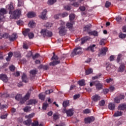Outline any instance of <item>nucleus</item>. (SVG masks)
Returning a JSON list of instances; mask_svg holds the SVG:
<instances>
[{"instance_id": "4468645a", "label": "nucleus", "mask_w": 126, "mask_h": 126, "mask_svg": "<svg viewBox=\"0 0 126 126\" xmlns=\"http://www.w3.org/2000/svg\"><path fill=\"white\" fill-rule=\"evenodd\" d=\"M0 79L2 80L3 82H7L8 81V79L7 78V76L5 74H1L0 75Z\"/></svg>"}, {"instance_id": "20e7f679", "label": "nucleus", "mask_w": 126, "mask_h": 126, "mask_svg": "<svg viewBox=\"0 0 126 126\" xmlns=\"http://www.w3.org/2000/svg\"><path fill=\"white\" fill-rule=\"evenodd\" d=\"M82 54V48L80 47H76L71 54V57H74L76 55H81Z\"/></svg>"}, {"instance_id": "6e6d98bb", "label": "nucleus", "mask_w": 126, "mask_h": 126, "mask_svg": "<svg viewBox=\"0 0 126 126\" xmlns=\"http://www.w3.org/2000/svg\"><path fill=\"white\" fill-rule=\"evenodd\" d=\"M49 4H54L56 1H57V0H49Z\"/></svg>"}, {"instance_id": "f704fd0d", "label": "nucleus", "mask_w": 126, "mask_h": 126, "mask_svg": "<svg viewBox=\"0 0 126 126\" xmlns=\"http://www.w3.org/2000/svg\"><path fill=\"white\" fill-rule=\"evenodd\" d=\"M29 26L31 28H33V27H35V23L34 22V21H31L29 23Z\"/></svg>"}, {"instance_id": "1a4fd4ad", "label": "nucleus", "mask_w": 126, "mask_h": 126, "mask_svg": "<svg viewBox=\"0 0 126 126\" xmlns=\"http://www.w3.org/2000/svg\"><path fill=\"white\" fill-rule=\"evenodd\" d=\"M123 99H125V95L124 94H119L118 96H116L114 98L115 103H120L121 102V100H123Z\"/></svg>"}, {"instance_id": "13d9d810", "label": "nucleus", "mask_w": 126, "mask_h": 126, "mask_svg": "<svg viewBox=\"0 0 126 126\" xmlns=\"http://www.w3.org/2000/svg\"><path fill=\"white\" fill-rule=\"evenodd\" d=\"M53 118L54 120H58V119H59V115L58 114H54Z\"/></svg>"}, {"instance_id": "423d86ee", "label": "nucleus", "mask_w": 126, "mask_h": 126, "mask_svg": "<svg viewBox=\"0 0 126 126\" xmlns=\"http://www.w3.org/2000/svg\"><path fill=\"white\" fill-rule=\"evenodd\" d=\"M4 14H6V9L2 8L0 10V22L4 21Z\"/></svg>"}, {"instance_id": "ea45409f", "label": "nucleus", "mask_w": 126, "mask_h": 126, "mask_svg": "<svg viewBox=\"0 0 126 126\" xmlns=\"http://www.w3.org/2000/svg\"><path fill=\"white\" fill-rule=\"evenodd\" d=\"M35 116V114L34 113H32L29 115H26L25 116L26 119H31V118H33Z\"/></svg>"}, {"instance_id": "6ab92c4d", "label": "nucleus", "mask_w": 126, "mask_h": 126, "mask_svg": "<svg viewBox=\"0 0 126 126\" xmlns=\"http://www.w3.org/2000/svg\"><path fill=\"white\" fill-rule=\"evenodd\" d=\"M118 110H120L121 111H124V110H126V104L125 103L120 104L118 106Z\"/></svg>"}, {"instance_id": "864d4df0", "label": "nucleus", "mask_w": 126, "mask_h": 126, "mask_svg": "<svg viewBox=\"0 0 126 126\" xmlns=\"http://www.w3.org/2000/svg\"><path fill=\"white\" fill-rule=\"evenodd\" d=\"M39 125V123L38 121H35L32 124V126H38Z\"/></svg>"}, {"instance_id": "2f4dec72", "label": "nucleus", "mask_w": 126, "mask_h": 126, "mask_svg": "<svg viewBox=\"0 0 126 126\" xmlns=\"http://www.w3.org/2000/svg\"><path fill=\"white\" fill-rule=\"evenodd\" d=\"M47 32H48V30L47 29H44L41 31L40 33L42 35H43V37H46L47 36Z\"/></svg>"}, {"instance_id": "f3484780", "label": "nucleus", "mask_w": 126, "mask_h": 126, "mask_svg": "<svg viewBox=\"0 0 126 126\" xmlns=\"http://www.w3.org/2000/svg\"><path fill=\"white\" fill-rule=\"evenodd\" d=\"M22 80L23 82H25V83H27V82H28L27 75H26V74L24 73H23L22 75Z\"/></svg>"}, {"instance_id": "473e14b6", "label": "nucleus", "mask_w": 126, "mask_h": 126, "mask_svg": "<svg viewBox=\"0 0 126 126\" xmlns=\"http://www.w3.org/2000/svg\"><path fill=\"white\" fill-rule=\"evenodd\" d=\"M78 84L80 85V86H84L85 85V80H81L78 82Z\"/></svg>"}, {"instance_id": "4be33fe9", "label": "nucleus", "mask_w": 126, "mask_h": 126, "mask_svg": "<svg viewBox=\"0 0 126 126\" xmlns=\"http://www.w3.org/2000/svg\"><path fill=\"white\" fill-rule=\"evenodd\" d=\"M15 99L17 101H20V103H21V101H22V99H23V98H22V95L19 94H17L15 96Z\"/></svg>"}, {"instance_id": "5fc2aeb1", "label": "nucleus", "mask_w": 126, "mask_h": 126, "mask_svg": "<svg viewBox=\"0 0 126 126\" xmlns=\"http://www.w3.org/2000/svg\"><path fill=\"white\" fill-rule=\"evenodd\" d=\"M43 68L47 70V66H45V65L43 66V65H40L38 67V68H39V69H41V68Z\"/></svg>"}, {"instance_id": "e433bc0d", "label": "nucleus", "mask_w": 126, "mask_h": 126, "mask_svg": "<svg viewBox=\"0 0 126 126\" xmlns=\"http://www.w3.org/2000/svg\"><path fill=\"white\" fill-rule=\"evenodd\" d=\"M81 2L80 1H79L78 2H74L73 4H71L72 5H73L75 7H78L81 4Z\"/></svg>"}, {"instance_id": "3c124183", "label": "nucleus", "mask_w": 126, "mask_h": 126, "mask_svg": "<svg viewBox=\"0 0 126 126\" xmlns=\"http://www.w3.org/2000/svg\"><path fill=\"white\" fill-rule=\"evenodd\" d=\"M64 8L66 10H70L71 9V7L69 5H66L64 6Z\"/></svg>"}, {"instance_id": "ddd939ff", "label": "nucleus", "mask_w": 126, "mask_h": 126, "mask_svg": "<svg viewBox=\"0 0 126 126\" xmlns=\"http://www.w3.org/2000/svg\"><path fill=\"white\" fill-rule=\"evenodd\" d=\"M96 90H101L103 88V84L98 81H96L95 84Z\"/></svg>"}, {"instance_id": "6e6552de", "label": "nucleus", "mask_w": 126, "mask_h": 126, "mask_svg": "<svg viewBox=\"0 0 126 126\" xmlns=\"http://www.w3.org/2000/svg\"><path fill=\"white\" fill-rule=\"evenodd\" d=\"M31 94V91H29L25 95V96L23 98L22 100H21V104H24L28 99L30 97V95Z\"/></svg>"}, {"instance_id": "bf43d9fd", "label": "nucleus", "mask_w": 126, "mask_h": 126, "mask_svg": "<svg viewBox=\"0 0 126 126\" xmlns=\"http://www.w3.org/2000/svg\"><path fill=\"white\" fill-rule=\"evenodd\" d=\"M79 9H80L81 11H84V10L86 9V7H85V6H82L80 7Z\"/></svg>"}, {"instance_id": "a19ab883", "label": "nucleus", "mask_w": 126, "mask_h": 126, "mask_svg": "<svg viewBox=\"0 0 126 126\" xmlns=\"http://www.w3.org/2000/svg\"><path fill=\"white\" fill-rule=\"evenodd\" d=\"M8 108V106H7V105L5 104V105H0V109H7Z\"/></svg>"}, {"instance_id": "680f3d73", "label": "nucleus", "mask_w": 126, "mask_h": 126, "mask_svg": "<svg viewBox=\"0 0 126 126\" xmlns=\"http://www.w3.org/2000/svg\"><path fill=\"white\" fill-rule=\"evenodd\" d=\"M108 93H109V90L108 89H103V93H104V94H107Z\"/></svg>"}, {"instance_id": "052dcab7", "label": "nucleus", "mask_w": 126, "mask_h": 126, "mask_svg": "<svg viewBox=\"0 0 126 126\" xmlns=\"http://www.w3.org/2000/svg\"><path fill=\"white\" fill-rule=\"evenodd\" d=\"M99 105H100V106H104V105H105V100H102L100 101L99 102Z\"/></svg>"}, {"instance_id": "aec40b11", "label": "nucleus", "mask_w": 126, "mask_h": 126, "mask_svg": "<svg viewBox=\"0 0 126 126\" xmlns=\"http://www.w3.org/2000/svg\"><path fill=\"white\" fill-rule=\"evenodd\" d=\"M16 39H17V34L13 33L11 36L9 37V40L11 41L15 40Z\"/></svg>"}, {"instance_id": "7ed1b4c3", "label": "nucleus", "mask_w": 126, "mask_h": 126, "mask_svg": "<svg viewBox=\"0 0 126 126\" xmlns=\"http://www.w3.org/2000/svg\"><path fill=\"white\" fill-rule=\"evenodd\" d=\"M53 55H54L52 58V60L53 61V62H51L49 63L50 65H51L52 66L57 65V64H59V63H61V61L59 60V57L56 56L55 55V53H53Z\"/></svg>"}, {"instance_id": "cd10ccee", "label": "nucleus", "mask_w": 126, "mask_h": 126, "mask_svg": "<svg viewBox=\"0 0 126 126\" xmlns=\"http://www.w3.org/2000/svg\"><path fill=\"white\" fill-rule=\"evenodd\" d=\"M95 45L93 44L88 47L87 49V51H91V52H94V50H95Z\"/></svg>"}, {"instance_id": "a211bd4d", "label": "nucleus", "mask_w": 126, "mask_h": 126, "mask_svg": "<svg viewBox=\"0 0 126 126\" xmlns=\"http://www.w3.org/2000/svg\"><path fill=\"white\" fill-rule=\"evenodd\" d=\"M38 101L36 99H30L27 102V105H35Z\"/></svg>"}, {"instance_id": "412c9836", "label": "nucleus", "mask_w": 126, "mask_h": 126, "mask_svg": "<svg viewBox=\"0 0 126 126\" xmlns=\"http://www.w3.org/2000/svg\"><path fill=\"white\" fill-rule=\"evenodd\" d=\"M125 69V64L124 63H122L120 64L118 71H119V72H123V71H124Z\"/></svg>"}, {"instance_id": "393cba45", "label": "nucleus", "mask_w": 126, "mask_h": 126, "mask_svg": "<svg viewBox=\"0 0 126 126\" xmlns=\"http://www.w3.org/2000/svg\"><path fill=\"white\" fill-rule=\"evenodd\" d=\"M30 76L32 77H34L35 76L36 74L37 73V70L36 69H33L30 71Z\"/></svg>"}, {"instance_id": "0eeeda50", "label": "nucleus", "mask_w": 126, "mask_h": 126, "mask_svg": "<svg viewBox=\"0 0 126 126\" xmlns=\"http://www.w3.org/2000/svg\"><path fill=\"white\" fill-rule=\"evenodd\" d=\"M30 32V29H27L23 31V34L26 37V36H27L28 35V37L30 38V39H32L34 37V33Z\"/></svg>"}, {"instance_id": "9b49d317", "label": "nucleus", "mask_w": 126, "mask_h": 126, "mask_svg": "<svg viewBox=\"0 0 126 126\" xmlns=\"http://www.w3.org/2000/svg\"><path fill=\"white\" fill-rule=\"evenodd\" d=\"M94 120L95 119L93 117H90L86 118L84 119L85 124H90V123H92V122H94Z\"/></svg>"}, {"instance_id": "c9c22d12", "label": "nucleus", "mask_w": 126, "mask_h": 126, "mask_svg": "<svg viewBox=\"0 0 126 126\" xmlns=\"http://www.w3.org/2000/svg\"><path fill=\"white\" fill-rule=\"evenodd\" d=\"M119 37L120 38V39H125V38H126V34L123 33V32H120L119 33Z\"/></svg>"}, {"instance_id": "e2e57ef3", "label": "nucleus", "mask_w": 126, "mask_h": 126, "mask_svg": "<svg viewBox=\"0 0 126 126\" xmlns=\"http://www.w3.org/2000/svg\"><path fill=\"white\" fill-rule=\"evenodd\" d=\"M15 67H14V66L13 65H11L10 67H9V69L10 70H11V71H14V69H15Z\"/></svg>"}, {"instance_id": "a18cd8bd", "label": "nucleus", "mask_w": 126, "mask_h": 126, "mask_svg": "<svg viewBox=\"0 0 126 126\" xmlns=\"http://www.w3.org/2000/svg\"><path fill=\"white\" fill-rule=\"evenodd\" d=\"M15 56L16 57V58H20V57L21 56V54L20 52H15Z\"/></svg>"}, {"instance_id": "774afa93", "label": "nucleus", "mask_w": 126, "mask_h": 126, "mask_svg": "<svg viewBox=\"0 0 126 126\" xmlns=\"http://www.w3.org/2000/svg\"><path fill=\"white\" fill-rule=\"evenodd\" d=\"M17 24L18 25H22V24H23V22H22V21H17Z\"/></svg>"}, {"instance_id": "f257e3e1", "label": "nucleus", "mask_w": 126, "mask_h": 126, "mask_svg": "<svg viewBox=\"0 0 126 126\" xmlns=\"http://www.w3.org/2000/svg\"><path fill=\"white\" fill-rule=\"evenodd\" d=\"M6 8L9 10V13L10 14V17L13 19H16V18L19 17V15L21 14V10L20 9H17L12 12V10L14 9V5L12 2L8 4Z\"/></svg>"}, {"instance_id": "37998d69", "label": "nucleus", "mask_w": 126, "mask_h": 126, "mask_svg": "<svg viewBox=\"0 0 126 126\" xmlns=\"http://www.w3.org/2000/svg\"><path fill=\"white\" fill-rule=\"evenodd\" d=\"M121 58H122V55L119 54L118 56V57H117V63H120V62H121V61H122V59H121Z\"/></svg>"}, {"instance_id": "72a5a7b5", "label": "nucleus", "mask_w": 126, "mask_h": 126, "mask_svg": "<svg viewBox=\"0 0 126 126\" xmlns=\"http://www.w3.org/2000/svg\"><path fill=\"white\" fill-rule=\"evenodd\" d=\"M123 115V113L121 111H117L115 113L114 115H113L114 117H120Z\"/></svg>"}, {"instance_id": "f03ea898", "label": "nucleus", "mask_w": 126, "mask_h": 126, "mask_svg": "<svg viewBox=\"0 0 126 126\" xmlns=\"http://www.w3.org/2000/svg\"><path fill=\"white\" fill-rule=\"evenodd\" d=\"M60 24L61 26L59 28V34L61 36H63V35H65V32L67 31L66 28H65V24H64V22L63 21H60Z\"/></svg>"}, {"instance_id": "c85d7f7f", "label": "nucleus", "mask_w": 126, "mask_h": 126, "mask_svg": "<svg viewBox=\"0 0 126 126\" xmlns=\"http://www.w3.org/2000/svg\"><path fill=\"white\" fill-rule=\"evenodd\" d=\"M115 108H116V104L113 103H110L108 105V109L109 110H115Z\"/></svg>"}, {"instance_id": "5701e85b", "label": "nucleus", "mask_w": 126, "mask_h": 126, "mask_svg": "<svg viewBox=\"0 0 126 126\" xmlns=\"http://www.w3.org/2000/svg\"><path fill=\"white\" fill-rule=\"evenodd\" d=\"M89 34L91 36H94V37H97V36L98 35V32L96 31H94L89 32Z\"/></svg>"}, {"instance_id": "7c9ffc66", "label": "nucleus", "mask_w": 126, "mask_h": 126, "mask_svg": "<svg viewBox=\"0 0 126 126\" xmlns=\"http://www.w3.org/2000/svg\"><path fill=\"white\" fill-rule=\"evenodd\" d=\"M38 97L40 100H45V98L46 97V94L44 93H41L39 94Z\"/></svg>"}, {"instance_id": "bb28decb", "label": "nucleus", "mask_w": 126, "mask_h": 126, "mask_svg": "<svg viewBox=\"0 0 126 126\" xmlns=\"http://www.w3.org/2000/svg\"><path fill=\"white\" fill-rule=\"evenodd\" d=\"M91 27H92V26L91 25V24H90L85 26L83 28V30H84V31H87V32H88V33H89V30H90Z\"/></svg>"}, {"instance_id": "4d7b16f0", "label": "nucleus", "mask_w": 126, "mask_h": 126, "mask_svg": "<svg viewBox=\"0 0 126 126\" xmlns=\"http://www.w3.org/2000/svg\"><path fill=\"white\" fill-rule=\"evenodd\" d=\"M116 20L117 22H121V21H122V18L120 16L116 17Z\"/></svg>"}, {"instance_id": "0e129e2a", "label": "nucleus", "mask_w": 126, "mask_h": 126, "mask_svg": "<svg viewBox=\"0 0 126 126\" xmlns=\"http://www.w3.org/2000/svg\"><path fill=\"white\" fill-rule=\"evenodd\" d=\"M110 5H111V2H110L109 1H106V3H105V7H109V6H110Z\"/></svg>"}, {"instance_id": "dca6fc26", "label": "nucleus", "mask_w": 126, "mask_h": 126, "mask_svg": "<svg viewBox=\"0 0 126 126\" xmlns=\"http://www.w3.org/2000/svg\"><path fill=\"white\" fill-rule=\"evenodd\" d=\"M47 10H44L43 12L40 13V14L39 16V17L41 18V19H45L46 18V15H47Z\"/></svg>"}, {"instance_id": "a878e982", "label": "nucleus", "mask_w": 126, "mask_h": 126, "mask_svg": "<svg viewBox=\"0 0 126 126\" xmlns=\"http://www.w3.org/2000/svg\"><path fill=\"white\" fill-rule=\"evenodd\" d=\"M27 16L29 18H32V17H35L36 16V13L34 12H29L27 14Z\"/></svg>"}, {"instance_id": "69168bd1", "label": "nucleus", "mask_w": 126, "mask_h": 126, "mask_svg": "<svg viewBox=\"0 0 126 126\" xmlns=\"http://www.w3.org/2000/svg\"><path fill=\"white\" fill-rule=\"evenodd\" d=\"M84 114H89L90 113V110L87 109L84 110Z\"/></svg>"}, {"instance_id": "58836bf2", "label": "nucleus", "mask_w": 126, "mask_h": 126, "mask_svg": "<svg viewBox=\"0 0 126 126\" xmlns=\"http://www.w3.org/2000/svg\"><path fill=\"white\" fill-rule=\"evenodd\" d=\"M63 107H64V108H65L66 107H67V106L69 105V101H64L63 102Z\"/></svg>"}, {"instance_id": "603ef678", "label": "nucleus", "mask_w": 126, "mask_h": 126, "mask_svg": "<svg viewBox=\"0 0 126 126\" xmlns=\"http://www.w3.org/2000/svg\"><path fill=\"white\" fill-rule=\"evenodd\" d=\"M102 75V74H98L97 75L93 77L92 79L93 80L94 79H97V78H99V77H100V76H101Z\"/></svg>"}, {"instance_id": "39448f33", "label": "nucleus", "mask_w": 126, "mask_h": 126, "mask_svg": "<svg viewBox=\"0 0 126 126\" xmlns=\"http://www.w3.org/2000/svg\"><path fill=\"white\" fill-rule=\"evenodd\" d=\"M74 18H75V15H74V14H71L69 15L70 23H67L66 24V26L69 29L72 28V25H73V19H74Z\"/></svg>"}, {"instance_id": "79ce46f5", "label": "nucleus", "mask_w": 126, "mask_h": 126, "mask_svg": "<svg viewBox=\"0 0 126 126\" xmlns=\"http://www.w3.org/2000/svg\"><path fill=\"white\" fill-rule=\"evenodd\" d=\"M18 6H22L23 5V0H18Z\"/></svg>"}, {"instance_id": "9d476101", "label": "nucleus", "mask_w": 126, "mask_h": 126, "mask_svg": "<svg viewBox=\"0 0 126 126\" xmlns=\"http://www.w3.org/2000/svg\"><path fill=\"white\" fill-rule=\"evenodd\" d=\"M107 51L108 48L107 47H103L101 48L99 53H98V57H102L103 56H105Z\"/></svg>"}, {"instance_id": "b1692460", "label": "nucleus", "mask_w": 126, "mask_h": 126, "mask_svg": "<svg viewBox=\"0 0 126 126\" xmlns=\"http://www.w3.org/2000/svg\"><path fill=\"white\" fill-rule=\"evenodd\" d=\"M31 123H32V120H31V119H28L27 120L23 122L24 125L27 126H30V125H31Z\"/></svg>"}, {"instance_id": "c03bdc74", "label": "nucleus", "mask_w": 126, "mask_h": 126, "mask_svg": "<svg viewBox=\"0 0 126 126\" xmlns=\"http://www.w3.org/2000/svg\"><path fill=\"white\" fill-rule=\"evenodd\" d=\"M30 109H31V107L30 106H26L24 109V112H29V111H30Z\"/></svg>"}, {"instance_id": "c756f323", "label": "nucleus", "mask_w": 126, "mask_h": 126, "mask_svg": "<svg viewBox=\"0 0 126 126\" xmlns=\"http://www.w3.org/2000/svg\"><path fill=\"white\" fill-rule=\"evenodd\" d=\"M88 40H90V37H89L88 36H86V37H83L82 38H81V43L82 45V44H84V43H85V42H86V41H88Z\"/></svg>"}, {"instance_id": "f8f14e48", "label": "nucleus", "mask_w": 126, "mask_h": 126, "mask_svg": "<svg viewBox=\"0 0 126 126\" xmlns=\"http://www.w3.org/2000/svg\"><path fill=\"white\" fill-rule=\"evenodd\" d=\"M74 110L73 109H70L68 110H66L65 113L67 115V117H71V116H73V114H74Z\"/></svg>"}, {"instance_id": "4c0bfd02", "label": "nucleus", "mask_w": 126, "mask_h": 126, "mask_svg": "<svg viewBox=\"0 0 126 126\" xmlns=\"http://www.w3.org/2000/svg\"><path fill=\"white\" fill-rule=\"evenodd\" d=\"M86 74L88 75V74H90V73H92L93 72V70L91 68H89L88 70L85 71Z\"/></svg>"}, {"instance_id": "338daca9", "label": "nucleus", "mask_w": 126, "mask_h": 126, "mask_svg": "<svg viewBox=\"0 0 126 126\" xmlns=\"http://www.w3.org/2000/svg\"><path fill=\"white\" fill-rule=\"evenodd\" d=\"M67 15H68V14L67 13H66V12L63 13L62 14V17H66V16H67Z\"/></svg>"}, {"instance_id": "2eb2a0df", "label": "nucleus", "mask_w": 126, "mask_h": 126, "mask_svg": "<svg viewBox=\"0 0 126 126\" xmlns=\"http://www.w3.org/2000/svg\"><path fill=\"white\" fill-rule=\"evenodd\" d=\"M92 99L94 102H98V101L100 100L101 96L98 94H95L92 96Z\"/></svg>"}, {"instance_id": "8fccbe9b", "label": "nucleus", "mask_w": 126, "mask_h": 126, "mask_svg": "<svg viewBox=\"0 0 126 126\" xmlns=\"http://www.w3.org/2000/svg\"><path fill=\"white\" fill-rule=\"evenodd\" d=\"M7 117V114H6L5 115H1L0 118V119H1L2 120H3L4 119H6V118Z\"/></svg>"}, {"instance_id": "49530a36", "label": "nucleus", "mask_w": 126, "mask_h": 126, "mask_svg": "<svg viewBox=\"0 0 126 126\" xmlns=\"http://www.w3.org/2000/svg\"><path fill=\"white\" fill-rule=\"evenodd\" d=\"M3 38H5L6 39H7V38H9V34L8 33H5L3 34Z\"/></svg>"}, {"instance_id": "de8ad7c7", "label": "nucleus", "mask_w": 126, "mask_h": 126, "mask_svg": "<svg viewBox=\"0 0 126 126\" xmlns=\"http://www.w3.org/2000/svg\"><path fill=\"white\" fill-rule=\"evenodd\" d=\"M40 55L38 53H36L34 55V56H32L33 60H35V59H37V58H39V56Z\"/></svg>"}, {"instance_id": "09e8293b", "label": "nucleus", "mask_w": 126, "mask_h": 126, "mask_svg": "<svg viewBox=\"0 0 126 126\" xmlns=\"http://www.w3.org/2000/svg\"><path fill=\"white\" fill-rule=\"evenodd\" d=\"M48 107V104L47 103H43L42 108L43 110H46L47 108Z\"/></svg>"}]
</instances>
